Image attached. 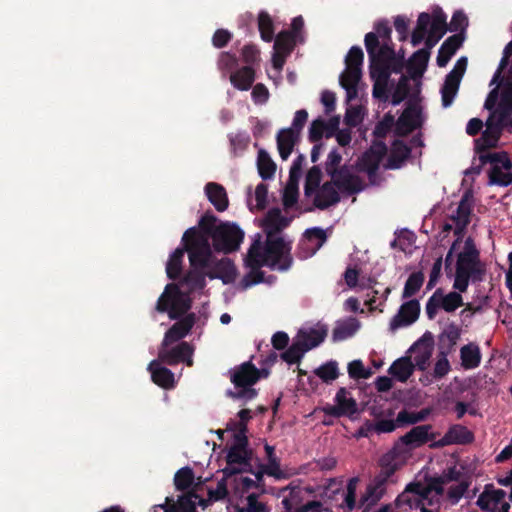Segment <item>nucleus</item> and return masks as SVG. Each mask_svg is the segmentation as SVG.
I'll return each instance as SVG.
<instances>
[{
	"label": "nucleus",
	"instance_id": "32",
	"mask_svg": "<svg viewBox=\"0 0 512 512\" xmlns=\"http://www.w3.org/2000/svg\"><path fill=\"white\" fill-rule=\"evenodd\" d=\"M502 133H499V129L493 127L491 123H486V129L482 132L480 138L475 140V151L485 152L491 148H495Z\"/></svg>",
	"mask_w": 512,
	"mask_h": 512
},
{
	"label": "nucleus",
	"instance_id": "54",
	"mask_svg": "<svg viewBox=\"0 0 512 512\" xmlns=\"http://www.w3.org/2000/svg\"><path fill=\"white\" fill-rule=\"evenodd\" d=\"M420 505L419 497H416L414 492H407V486L395 499V506L402 510H417Z\"/></svg>",
	"mask_w": 512,
	"mask_h": 512
},
{
	"label": "nucleus",
	"instance_id": "46",
	"mask_svg": "<svg viewBox=\"0 0 512 512\" xmlns=\"http://www.w3.org/2000/svg\"><path fill=\"white\" fill-rule=\"evenodd\" d=\"M424 280L425 276L423 272L417 271L411 273L405 282L402 299H410L415 296L423 286Z\"/></svg>",
	"mask_w": 512,
	"mask_h": 512
},
{
	"label": "nucleus",
	"instance_id": "58",
	"mask_svg": "<svg viewBox=\"0 0 512 512\" xmlns=\"http://www.w3.org/2000/svg\"><path fill=\"white\" fill-rule=\"evenodd\" d=\"M381 160L379 156L373 155L370 151L364 153L361 158V167L367 173L369 178L374 177L380 166Z\"/></svg>",
	"mask_w": 512,
	"mask_h": 512
},
{
	"label": "nucleus",
	"instance_id": "36",
	"mask_svg": "<svg viewBox=\"0 0 512 512\" xmlns=\"http://www.w3.org/2000/svg\"><path fill=\"white\" fill-rule=\"evenodd\" d=\"M388 372L396 380L406 382L414 372V364L409 357H401L391 364Z\"/></svg>",
	"mask_w": 512,
	"mask_h": 512
},
{
	"label": "nucleus",
	"instance_id": "2",
	"mask_svg": "<svg viewBox=\"0 0 512 512\" xmlns=\"http://www.w3.org/2000/svg\"><path fill=\"white\" fill-rule=\"evenodd\" d=\"M484 274L485 267L480 261L479 251L469 238L465 242L464 250L457 257L453 288L466 292L469 281H482Z\"/></svg>",
	"mask_w": 512,
	"mask_h": 512
},
{
	"label": "nucleus",
	"instance_id": "26",
	"mask_svg": "<svg viewBox=\"0 0 512 512\" xmlns=\"http://www.w3.org/2000/svg\"><path fill=\"white\" fill-rule=\"evenodd\" d=\"M463 41L464 36L461 33L449 36L439 48L436 58L437 65L439 67H445L451 57L462 46Z\"/></svg>",
	"mask_w": 512,
	"mask_h": 512
},
{
	"label": "nucleus",
	"instance_id": "5",
	"mask_svg": "<svg viewBox=\"0 0 512 512\" xmlns=\"http://www.w3.org/2000/svg\"><path fill=\"white\" fill-rule=\"evenodd\" d=\"M448 30L446 15L440 10L434 12L431 16L429 13L422 12L417 19L416 28L411 35V44L416 47L422 43L427 32L442 38Z\"/></svg>",
	"mask_w": 512,
	"mask_h": 512
},
{
	"label": "nucleus",
	"instance_id": "44",
	"mask_svg": "<svg viewBox=\"0 0 512 512\" xmlns=\"http://www.w3.org/2000/svg\"><path fill=\"white\" fill-rule=\"evenodd\" d=\"M298 496L292 490L289 497H284L281 501V505L284 509L283 512H309L315 508L320 507V503L317 501H309L301 507L297 508Z\"/></svg>",
	"mask_w": 512,
	"mask_h": 512
},
{
	"label": "nucleus",
	"instance_id": "49",
	"mask_svg": "<svg viewBox=\"0 0 512 512\" xmlns=\"http://www.w3.org/2000/svg\"><path fill=\"white\" fill-rule=\"evenodd\" d=\"M322 179V171L319 166H313L309 169L306 175L304 184L305 196L311 197L320 188Z\"/></svg>",
	"mask_w": 512,
	"mask_h": 512
},
{
	"label": "nucleus",
	"instance_id": "28",
	"mask_svg": "<svg viewBox=\"0 0 512 512\" xmlns=\"http://www.w3.org/2000/svg\"><path fill=\"white\" fill-rule=\"evenodd\" d=\"M411 148L402 140H394L391 146L390 155L387 159L386 168L399 169L410 157Z\"/></svg>",
	"mask_w": 512,
	"mask_h": 512
},
{
	"label": "nucleus",
	"instance_id": "37",
	"mask_svg": "<svg viewBox=\"0 0 512 512\" xmlns=\"http://www.w3.org/2000/svg\"><path fill=\"white\" fill-rule=\"evenodd\" d=\"M327 332L324 329L300 330L295 339L302 343L307 351L319 346L326 338Z\"/></svg>",
	"mask_w": 512,
	"mask_h": 512
},
{
	"label": "nucleus",
	"instance_id": "64",
	"mask_svg": "<svg viewBox=\"0 0 512 512\" xmlns=\"http://www.w3.org/2000/svg\"><path fill=\"white\" fill-rule=\"evenodd\" d=\"M246 500V507H238L237 512H269L267 506L264 503L258 501L257 494H249Z\"/></svg>",
	"mask_w": 512,
	"mask_h": 512
},
{
	"label": "nucleus",
	"instance_id": "51",
	"mask_svg": "<svg viewBox=\"0 0 512 512\" xmlns=\"http://www.w3.org/2000/svg\"><path fill=\"white\" fill-rule=\"evenodd\" d=\"M307 352L305 347L301 342L297 341L295 338L291 346H289L282 354L281 358L286 363L292 365L299 363L304 354Z\"/></svg>",
	"mask_w": 512,
	"mask_h": 512
},
{
	"label": "nucleus",
	"instance_id": "52",
	"mask_svg": "<svg viewBox=\"0 0 512 512\" xmlns=\"http://www.w3.org/2000/svg\"><path fill=\"white\" fill-rule=\"evenodd\" d=\"M296 37L290 31H281L274 41V50L290 54L295 46Z\"/></svg>",
	"mask_w": 512,
	"mask_h": 512
},
{
	"label": "nucleus",
	"instance_id": "24",
	"mask_svg": "<svg viewBox=\"0 0 512 512\" xmlns=\"http://www.w3.org/2000/svg\"><path fill=\"white\" fill-rule=\"evenodd\" d=\"M159 359L152 360L148 365V371L151 373L152 381L161 388L171 389L175 385L174 373L160 365Z\"/></svg>",
	"mask_w": 512,
	"mask_h": 512
},
{
	"label": "nucleus",
	"instance_id": "3",
	"mask_svg": "<svg viewBox=\"0 0 512 512\" xmlns=\"http://www.w3.org/2000/svg\"><path fill=\"white\" fill-rule=\"evenodd\" d=\"M192 307L191 298L184 294L176 284H167L160 295L155 309L159 313H168L172 320H178L186 316Z\"/></svg>",
	"mask_w": 512,
	"mask_h": 512
},
{
	"label": "nucleus",
	"instance_id": "42",
	"mask_svg": "<svg viewBox=\"0 0 512 512\" xmlns=\"http://www.w3.org/2000/svg\"><path fill=\"white\" fill-rule=\"evenodd\" d=\"M257 169L263 180H270L275 175L276 164L264 149H261L258 152Z\"/></svg>",
	"mask_w": 512,
	"mask_h": 512
},
{
	"label": "nucleus",
	"instance_id": "15",
	"mask_svg": "<svg viewBox=\"0 0 512 512\" xmlns=\"http://www.w3.org/2000/svg\"><path fill=\"white\" fill-rule=\"evenodd\" d=\"M252 458V451L246 448H233L230 447L228 453L226 455V463L227 466L223 469V474L225 477H231L232 475L240 474L245 471L242 468L236 467L239 466H250V461Z\"/></svg>",
	"mask_w": 512,
	"mask_h": 512
},
{
	"label": "nucleus",
	"instance_id": "43",
	"mask_svg": "<svg viewBox=\"0 0 512 512\" xmlns=\"http://www.w3.org/2000/svg\"><path fill=\"white\" fill-rule=\"evenodd\" d=\"M461 80L446 75L444 84L441 87L442 105L447 108L452 105L459 90Z\"/></svg>",
	"mask_w": 512,
	"mask_h": 512
},
{
	"label": "nucleus",
	"instance_id": "22",
	"mask_svg": "<svg viewBox=\"0 0 512 512\" xmlns=\"http://www.w3.org/2000/svg\"><path fill=\"white\" fill-rule=\"evenodd\" d=\"M432 426L430 424L413 427L405 435L401 436L399 441L407 446L420 447L430 440H434L436 435L430 433Z\"/></svg>",
	"mask_w": 512,
	"mask_h": 512
},
{
	"label": "nucleus",
	"instance_id": "17",
	"mask_svg": "<svg viewBox=\"0 0 512 512\" xmlns=\"http://www.w3.org/2000/svg\"><path fill=\"white\" fill-rule=\"evenodd\" d=\"M474 206V192L472 189H467L462 194L455 212L451 215L454 224H470L475 217L473 214Z\"/></svg>",
	"mask_w": 512,
	"mask_h": 512
},
{
	"label": "nucleus",
	"instance_id": "13",
	"mask_svg": "<svg viewBox=\"0 0 512 512\" xmlns=\"http://www.w3.org/2000/svg\"><path fill=\"white\" fill-rule=\"evenodd\" d=\"M261 379V371L251 362L247 361L230 370V381L235 387L253 386Z\"/></svg>",
	"mask_w": 512,
	"mask_h": 512
},
{
	"label": "nucleus",
	"instance_id": "1",
	"mask_svg": "<svg viewBox=\"0 0 512 512\" xmlns=\"http://www.w3.org/2000/svg\"><path fill=\"white\" fill-rule=\"evenodd\" d=\"M266 238L257 234L254 238L245 264L250 271L243 277L241 284L244 288L259 284L264 280V272L261 267H269L273 270L287 271L293 264L291 255V242L286 241L282 236V229L285 226H265Z\"/></svg>",
	"mask_w": 512,
	"mask_h": 512
},
{
	"label": "nucleus",
	"instance_id": "63",
	"mask_svg": "<svg viewBox=\"0 0 512 512\" xmlns=\"http://www.w3.org/2000/svg\"><path fill=\"white\" fill-rule=\"evenodd\" d=\"M364 53L361 47L352 46L346 55L345 65L347 68H361L363 65Z\"/></svg>",
	"mask_w": 512,
	"mask_h": 512
},
{
	"label": "nucleus",
	"instance_id": "48",
	"mask_svg": "<svg viewBox=\"0 0 512 512\" xmlns=\"http://www.w3.org/2000/svg\"><path fill=\"white\" fill-rule=\"evenodd\" d=\"M195 475L193 469L186 466L180 468L174 476V485L178 491H186L194 484Z\"/></svg>",
	"mask_w": 512,
	"mask_h": 512
},
{
	"label": "nucleus",
	"instance_id": "55",
	"mask_svg": "<svg viewBox=\"0 0 512 512\" xmlns=\"http://www.w3.org/2000/svg\"><path fill=\"white\" fill-rule=\"evenodd\" d=\"M429 414V409H422L418 412H408L407 410L404 409L398 413L397 422L399 425L402 426L413 425L426 420Z\"/></svg>",
	"mask_w": 512,
	"mask_h": 512
},
{
	"label": "nucleus",
	"instance_id": "7",
	"mask_svg": "<svg viewBox=\"0 0 512 512\" xmlns=\"http://www.w3.org/2000/svg\"><path fill=\"white\" fill-rule=\"evenodd\" d=\"M460 293L459 291H452L444 295L442 288L436 289L426 303L427 317L433 320L440 308L447 313H452L463 306V297Z\"/></svg>",
	"mask_w": 512,
	"mask_h": 512
},
{
	"label": "nucleus",
	"instance_id": "11",
	"mask_svg": "<svg viewBox=\"0 0 512 512\" xmlns=\"http://www.w3.org/2000/svg\"><path fill=\"white\" fill-rule=\"evenodd\" d=\"M334 401L335 405H326L323 407L325 415L340 418L343 416L351 417L358 412L356 400L350 396V392L345 387L339 388Z\"/></svg>",
	"mask_w": 512,
	"mask_h": 512
},
{
	"label": "nucleus",
	"instance_id": "33",
	"mask_svg": "<svg viewBox=\"0 0 512 512\" xmlns=\"http://www.w3.org/2000/svg\"><path fill=\"white\" fill-rule=\"evenodd\" d=\"M255 80L254 69L247 65L230 74L231 84L238 90L247 91Z\"/></svg>",
	"mask_w": 512,
	"mask_h": 512
},
{
	"label": "nucleus",
	"instance_id": "21",
	"mask_svg": "<svg viewBox=\"0 0 512 512\" xmlns=\"http://www.w3.org/2000/svg\"><path fill=\"white\" fill-rule=\"evenodd\" d=\"M374 36H368L367 53L370 61V77L374 81L389 82L391 72L385 61L376 60L373 53Z\"/></svg>",
	"mask_w": 512,
	"mask_h": 512
},
{
	"label": "nucleus",
	"instance_id": "41",
	"mask_svg": "<svg viewBox=\"0 0 512 512\" xmlns=\"http://www.w3.org/2000/svg\"><path fill=\"white\" fill-rule=\"evenodd\" d=\"M216 278L222 280L224 284L233 283L237 277V269L233 261L229 258L221 259L214 267Z\"/></svg>",
	"mask_w": 512,
	"mask_h": 512
},
{
	"label": "nucleus",
	"instance_id": "25",
	"mask_svg": "<svg viewBox=\"0 0 512 512\" xmlns=\"http://www.w3.org/2000/svg\"><path fill=\"white\" fill-rule=\"evenodd\" d=\"M314 195V205L326 209L340 201L339 190L330 181L325 182Z\"/></svg>",
	"mask_w": 512,
	"mask_h": 512
},
{
	"label": "nucleus",
	"instance_id": "31",
	"mask_svg": "<svg viewBox=\"0 0 512 512\" xmlns=\"http://www.w3.org/2000/svg\"><path fill=\"white\" fill-rule=\"evenodd\" d=\"M299 137L300 136L294 133L292 129L284 128L278 132L276 137L277 148L283 160L288 159Z\"/></svg>",
	"mask_w": 512,
	"mask_h": 512
},
{
	"label": "nucleus",
	"instance_id": "50",
	"mask_svg": "<svg viewBox=\"0 0 512 512\" xmlns=\"http://www.w3.org/2000/svg\"><path fill=\"white\" fill-rule=\"evenodd\" d=\"M314 374L318 376L323 382L331 383L339 377L338 363L335 360H330L314 370Z\"/></svg>",
	"mask_w": 512,
	"mask_h": 512
},
{
	"label": "nucleus",
	"instance_id": "60",
	"mask_svg": "<svg viewBox=\"0 0 512 512\" xmlns=\"http://www.w3.org/2000/svg\"><path fill=\"white\" fill-rule=\"evenodd\" d=\"M395 124L394 116L391 113L385 114L382 120L376 124L373 131L374 136L379 139L385 138Z\"/></svg>",
	"mask_w": 512,
	"mask_h": 512
},
{
	"label": "nucleus",
	"instance_id": "39",
	"mask_svg": "<svg viewBox=\"0 0 512 512\" xmlns=\"http://www.w3.org/2000/svg\"><path fill=\"white\" fill-rule=\"evenodd\" d=\"M482 165L491 164V167L502 166L506 171L512 169V162L507 152H477Z\"/></svg>",
	"mask_w": 512,
	"mask_h": 512
},
{
	"label": "nucleus",
	"instance_id": "61",
	"mask_svg": "<svg viewBox=\"0 0 512 512\" xmlns=\"http://www.w3.org/2000/svg\"><path fill=\"white\" fill-rule=\"evenodd\" d=\"M348 374L352 379H368L372 371L365 368L361 360H353L348 364Z\"/></svg>",
	"mask_w": 512,
	"mask_h": 512
},
{
	"label": "nucleus",
	"instance_id": "18",
	"mask_svg": "<svg viewBox=\"0 0 512 512\" xmlns=\"http://www.w3.org/2000/svg\"><path fill=\"white\" fill-rule=\"evenodd\" d=\"M420 109L416 106H408L398 120L395 121L394 132L397 136H407L420 126Z\"/></svg>",
	"mask_w": 512,
	"mask_h": 512
},
{
	"label": "nucleus",
	"instance_id": "23",
	"mask_svg": "<svg viewBox=\"0 0 512 512\" xmlns=\"http://www.w3.org/2000/svg\"><path fill=\"white\" fill-rule=\"evenodd\" d=\"M204 192L209 202L218 212H223L228 208L229 199L223 185L216 182H208L204 187Z\"/></svg>",
	"mask_w": 512,
	"mask_h": 512
},
{
	"label": "nucleus",
	"instance_id": "56",
	"mask_svg": "<svg viewBox=\"0 0 512 512\" xmlns=\"http://www.w3.org/2000/svg\"><path fill=\"white\" fill-rule=\"evenodd\" d=\"M231 153L234 157L241 155L248 147L250 137L246 132H237L229 135Z\"/></svg>",
	"mask_w": 512,
	"mask_h": 512
},
{
	"label": "nucleus",
	"instance_id": "8",
	"mask_svg": "<svg viewBox=\"0 0 512 512\" xmlns=\"http://www.w3.org/2000/svg\"><path fill=\"white\" fill-rule=\"evenodd\" d=\"M396 448H393L389 452L385 453L379 460L380 472L374 477L373 486H369L367 489L366 500L369 496H372L377 491L380 494L383 493L385 485L388 480L395 474L399 469V465L396 462L397 458Z\"/></svg>",
	"mask_w": 512,
	"mask_h": 512
},
{
	"label": "nucleus",
	"instance_id": "9",
	"mask_svg": "<svg viewBox=\"0 0 512 512\" xmlns=\"http://www.w3.org/2000/svg\"><path fill=\"white\" fill-rule=\"evenodd\" d=\"M193 352L194 349L188 342L182 341L175 347L169 349V346H160L158 359L162 363L170 366L184 363L191 367L193 365Z\"/></svg>",
	"mask_w": 512,
	"mask_h": 512
},
{
	"label": "nucleus",
	"instance_id": "30",
	"mask_svg": "<svg viewBox=\"0 0 512 512\" xmlns=\"http://www.w3.org/2000/svg\"><path fill=\"white\" fill-rule=\"evenodd\" d=\"M461 366L465 370L479 367L482 359L480 347L476 343H468L460 349Z\"/></svg>",
	"mask_w": 512,
	"mask_h": 512
},
{
	"label": "nucleus",
	"instance_id": "45",
	"mask_svg": "<svg viewBox=\"0 0 512 512\" xmlns=\"http://www.w3.org/2000/svg\"><path fill=\"white\" fill-rule=\"evenodd\" d=\"M228 490H227V484L226 479L223 478L217 483L216 489H209L208 490V497L207 498H199L198 505L201 506L203 509L210 506L214 502L223 500L227 497Z\"/></svg>",
	"mask_w": 512,
	"mask_h": 512
},
{
	"label": "nucleus",
	"instance_id": "19",
	"mask_svg": "<svg viewBox=\"0 0 512 512\" xmlns=\"http://www.w3.org/2000/svg\"><path fill=\"white\" fill-rule=\"evenodd\" d=\"M200 486L201 481L196 483L192 490L187 494L181 495L177 502H173L170 498H166L167 505L163 507L164 512H197L195 500L199 501L200 496L196 491Z\"/></svg>",
	"mask_w": 512,
	"mask_h": 512
},
{
	"label": "nucleus",
	"instance_id": "29",
	"mask_svg": "<svg viewBox=\"0 0 512 512\" xmlns=\"http://www.w3.org/2000/svg\"><path fill=\"white\" fill-rule=\"evenodd\" d=\"M430 52L427 49H419L412 54L407 62V71L411 78L416 79L421 77L425 72Z\"/></svg>",
	"mask_w": 512,
	"mask_h": 512
},
{
	"label": "nucleus",
	"instance_id": "20",
	"mask_svg": "<svg viewBox=\"0 0 512 512\" xmlns=\"http://www.w3.org/2000/svg\"><path fill=\"white\" fill-rule=\"evenodd\" d=\"M326 238L325 232L318 227L307 229L299 244V247L306 251L301 257L307 258L314 255L325 243Z\"/></svg>",
	"mask_w": 512,
	"mask_h": 512
},
{
	"label": "nucleus",
	"instance_id": "59",
	"mask_svg": "<svg viewBox=\"0 0 512 512\" xmlns=\"http://www.w3.org/2000/svg\"><path fill=\"white\" fill-rule=\"evenodd\" d=\"M409 91V79L407 76L402 75L392 94L391 103L393 105H399L408 96Z\"/></svg>",
	"mask_w": 512,
	"mask_h": 512
},
{
	"label": "nucleus",
	"instance_id": "35",
	"mask_svg": "<svg viewBox=\"0 0 512 512\" xmlns=\"http://www.w3.org/2000/svg\"><path fill=\"white\" fill-rule=\"evenodd\" d=\"M461 329L455 323H450L439 335L440 350L446 353H451L457 341L460 339Z\"/></svg>",
	"mask_w": 512,
	"mask_h": 512
},
{
	"label": "nucleus",
	"instance_id": "47",
	"mask_svg": "<svg viewBox=\"0 0 512 512\" xmlns=\"http://www.w3.org/2000/svg\"><path fill=\"white\" fill-rule=\"evenodd\" d=\"M184 257V250L177 248L171 255L166 264L167 277L171 280L179 278L182 271V260Z\"/></svg>",
	"mask_w": 512,
	"mask_h": 512
},
{
	"label": "nucleus",
	"instance_id": "38",
	"mask_svg": "<svg viewBox=\"0 0 512 512\" xmlns=\"http://www.w3.org/2000/svg\"><path fill=\"white\" fill-rule=\"evenodd\" d=\"M359 327V321L354 317H349L343 321H339L332 332L333 341H343L353 336Z\"/></svg>",
	"mask_w": 512,
	"mask_h": 512
},
{
	"label": "nucleus",
	"instance_id": "62",
	"mask_svg": "<svg viewBox=\"0 0 512 512\" xmlns=\"http://www.w3.org/2000/svg\"><path fill=\"white\" fill-rule=\"evenodd\" d=\"M369 429L374 430L378 434L393 432L400 425L396 420L393 419H382L377 418L374 423L367 422Z\"/></svg>",
	"mask_w": 512,
	"mask_h": 512
},
{
	"label": "nucleus",
	"instance_id": "14",
	"mask_svg": "<svg viewBox=\"0 0 512 512\" xmlns=\"http://www.w3.org/2000/svg\"><path fill=\"white\" fill-rule=\"evenodd\" d=\"M473 440L474 434L467 427L461 424H453L448 428L444 436L431 446L442 448L453 444L466 445L472 443Z\"/></svg>",
	"mask_w": 512,
	"mask_h": 512
},
{
	"label": "nucleus",
	"instance_id": "6",
	"mask_svg": "<svg viewBox=\"0 0 512 512\" xmlns=\"http://www.w3.org/2000/svg\"><path fill=\"white\" fill-rule=\"evenodd\" d=\"M207 234L213 235L214 247L217 251L230 253L237 250L244 238L240 226H198Z\"/></svg>",
	"mask_w": 512,
	"mask_h": 512
},
{
	"label": "nucleus",
	"instance_id": "16",
	"mask_svg": "<svg viewBox=\"0 0 512 512\" xmlns=\"http://www.w3.org/2000/svg\"><path fill=\"white\" fill-rule=\"evenodd\" d=\"M196 323L195 313H188L175 322L165 333L162 346H170L174 342L183 339Z\"/></svg>",
	"mask_w": 512,
	"mask_h": 512
},
{
	"label": "nucleus",
	"instance_id": "57",
	"mask_svg": "<svg viewBox=\"0 0 512 512\" xmlns=\"http://www.w3.org/2000/svg\"><path fill=\"white\" fill-rule=\"evenodd\" d=\"M503 170L505 169L502 166L491 167L488 172L489 184L499 186L510 185L512 183V173H506Z\"/></svg>",
	"mask_w": 512,
	"mask_h": 512
},
{
	"label": "nucleus",
	"instance_id": "34",
	"mask_svg": "<svg viewBox=\"0 0 512 512\" xmlns=\"http://www.w3.org/2000/svg\"><path fill=\"white\" fill-rule=\"evenodd\" d=\"M268 463L267 465L262 467V471L256 473L257 480L262 479L263 473L268 476H273L276 479H281L284 477L282 471L280 470V461L278 457L275 455V448L269 444H265L264 446Z\"/></svg>",
	"mask_w": 512,
	"mask_h": 512
},
{
	"label": "nucleus",
	"instance_id": "4",
	"mask_svg": "<svg viewBox=\"0 0 512 512\" xmlns=\"http://www.w3.org/2000/svg\"><path fill=\"white\" fill-rule=\"evenodd\" d=\"M197 228L190 227L183 235L186 250L189 254V261L192 267L205 268L208 266L211 257L209 241Z\"/></svg>",
	"mask_w": 512,
	"mask_h": 512
},
{
	"label": "nucleus",
	"instance_id": "10",
	"mask_svg": "<svg viewBox=\"0 0 512 512\" xmlns=\"http://www.w3.org/2000/svg\"><path fill=\"white\" fill-rule=\"evenodd\" d=\"M331 183L342 193L354 195L361 192L365 184L363 180L352 172L349 166L344 164L336 173L331 176Z\"/></svg>",
	"mask_w": 512,
	"mask_h": 512
},
{
	"label": "nucleus",
	"instance_id": "53",
	"mask_svg": "<svg viewBox=\"0 0 512 512\" xmlns=\"http://www.w3.org/2000/svg\"><path fill=\"white\" fill-rule=\"evenodd\" d=\"M258 28L261 38L265 42H271L274 38V25L270 15L261 11L258 15Z\"/></svg>",
	"mask_w": 512,
	"mask_h": 512
},
{
	"label": "nucleus",
	"instance_id": "12",
	"mask_svg": "<svg viewBox=\"0 0 512 512\" xmlns=\"http://www.w3.org/2000/svg\"><path fill=\"white\" fill-rule=\"evenodd\" d=\"M420 315V303L417 299L404 302L397 314L390 321V330L395 331L401 327L413 324Z\"/></svg>",
	"mask_w": 512,
	"mask_h": 512
},
{
	"label": "nucleus",
	"instance_id": "27",
	"mask_svg": "<svg viewBox=\"0 0 512 512\" xmlns=\"http://www.w3.org/2000/svg\"><path fill=\"white\" fill-rule=\"evenodd\" d=\"M362 77L361 68H347L341 73L339 83L346 90L347 99L352 100L357 97L358 83Z\"/></svg>",
	"mask_w": 512,
	"mask_h": 512
},
{
	"label": "nucleus",
	"instance_id": "40",
	"mask_svg": "<svg viewBox=\"0 0 512 512\" xmlns=\"http://www.w3.org/2000/svg\"><path fill=\"white\" fill-rule=\"evenodd\" d=\"M368 36H374V44L373 45V53L376 55V60H382L386 63L389 61V59H393L394 55L396 54L393 43L391 42H384L380 44V41L378 40L377 34L373 32H369L365 35L364 38V44L365 48L367 49V40Z\"/></svg>",
	"mask_w": 512,
	"mask_h": 512
}]
</instances>
